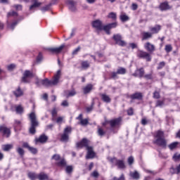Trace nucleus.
I'll list each match as a JSON object with an SVG mask.
<instances>
[{"mask_svg":"<svg viewBox=\"0 0 180 180\" xmlns=\"http://www.w3.org/2000/svg\"><path fill=\"white\" fill-rule=\"evenodd\" d=\"M153 144H156V146L162 147V148H167V139H165L164 136V131L158 130L156 132Z\"/></svg>","mask_w":180,"mask_h":180,"instance_id":"f257e3e1","label":"nucleus"},{"mask_svg":"<svg viewBox=\"0 0 180 180\" xmlns=\"http://www.w3.org/2000/svg\"><path fill=\"white\" fill-rule=\"evenodd\" d=\"M29 119L30 120V127L29 129V131L30 134H35L36 128L39 127V121L37 120V117L36 116V113L33 112L30 113Z\"/></svg>","mask_w":180,"mask_h":180,"instance_id":"f03ea898","label":"nucleus"},{"mask_svg":"<svg viewBox=\"0 0 180 180\" xmlns=\"http://www.w3.org/2000/svg\"><path fill=\"white\" fill-rule=\"evenodd\" d=\"M109 162L111 164L112 167H117L119 169H124L126 168V165L124 161L122 160H118L116 158H108Z\"/></svg>","mask_w":180,"mask_h":180,"instance_id":"7ed1b4c3","label":"nucleus"},{"mask_svg":"<svg viewBox=\"0 0 180 180\" xmlns=\"http://www.w3.org/2000/svg\"><path fill=\"white\" fill-rule=\"evenodd\" d=\"M72 131V129L71 128V127H67L66 128H65L63 134L61 135L60 141H63V143H68L70 139V134H71Z\"/></svg>","mask_w":180,"mask_h":180,"instance_id":"20e7f679","label":"nucleus"},{"mask_svg":"<svg viewBox=\"0 0 180 180\" xmlns=\"http://www.w3.org/2000/svg\"><path fill=\"white\" fill-rule=\"evenodd\" d=\"M41 84L44 86H46V88H49V86H54L57 85V80H53L52 79L51 80H49V79H44L41 80Z\"/></svg>","mask_w":180,"mask_h":180,"instance_id":"39448f33","label":"nucleus"},{"mask_svg":"<svg viewBox=\"0 0 180 180\" xmlns=\"http://www.w3.org/2000/svg\"><path fill=\"white\" fill-rule=\"evenodd\" d=\"M112 39L115 41V44H117L121 47H124V46H126V42L122 40V35H120V34H114Z\"/></svg>","mask_w":180,"mask_h":180,"instance_id":"423d86ee","label":"nucleus"},{"mask_svg":"<svg viewBox=\"0 0 180 180\" xmlns=\"http://www.w3.org/2000/svg\"><path fill=\"white\" fill-rule=\"evenodd\" d=\"M29 78H33V73L30 72V70H25L21 81L22 82H24V84H29V82H30Z\"/></svg>","mask_w":180,"mask_h":180,"instance_id":"0eeeda50","label":"nucleus"},{"mask_svg":"<svg viewBox=\"0 0 180 180\" xmlns=\"http://www.w3.org/2000/svg\"><path fill=\"white\" fill-rule=\"evenodd\" d=\"M137 57L146 60V61H151V56L148 52L144 51H139L137 52Z\"/></svg>","mask_w":180,"mask_h":180,"instance_id":"6e6552de","label":"nucleus"},{"mask_svg":"<svg viewBox=\"0 0 180 180\" xmlns=\"http://www.w3.org/2000/svg\"><path fill=\"white\" fill-rule=\"evenodd\" d=\"M117 26V23L112 22L106 25H103L102 30L105 32L106 34H110L111 29H115Z\"/></svg>","mask_w":180,"mask_h":180,"instance_id":"1a4fd4ad","label":"nucleus"},{"mask_svg":"<svg viewBox=\"0 0 180 180\" xmlns=\"http://www.w3.org/2000/svg\"><path fill=\"white\" fill-rule=\"evenodd\" d=\"M86 147V149L89 147V140L86 138H84L82 139V141L77 142L76 143V148H84Z\"/></svg>","mask_w":180,"mask_h":180,"instance_id":"9d476101","label":"nucleus"},{"mask_svg":"<svg viewBox=\"0 0 180 180\" xmlns=\"http://www.w3.org/2000/svg\"><path fill=\"white\" fill-rule=\"evenodd\" d=\"M0 133H3L4 137H9L11 136V129L6 127L5 125L0 126Z\"/></svg>","mask_w":180,"mask_h":180,"instance_id":"9b49d317","label":"nucleus"},{"mask_svg":"<svg viewBox=\"0 0 180 180\" xmlns=\"http://www.w3.org/2000/svg\"><path fill=\"white\" fill-rule=\"evenodd\" d=\"M144 49L146 50V51H148V53H150V54L155 51V46L150 42H146L144 44Z\"/></svg>","mask_w":180,"mask_h":180,"instance_id":"f8f14e48","label":"nucleus"},{"mask_svg":"<svg viewBox=\"0 0 180 180\" xmlns=\"http://www.w3.org/2000/svg\"><path fill=\"white\" fill-rule=\"evenodd\" d=\"M108 123H109L110 127H116V126H120V123H122V117L111 120L108 121Z\"/></svg>","mask_w":180,"mask_h":180,"instance_id":"ddd939ff","label":"nucleus"},{"mask_svg":"<svg viewBox=\"0 0 180 180\" xmlns=\"http://www.w3.org/2000/svg\"><path fill=\"white\" fill-rule=\"evenodd\" d=\"M87 154L86 155V160H91L95 158V152H94V148L92 146H89L86 148Z\"/></svg>","mask_w":180,"mask_h":180,"instance_id":"4468645a","label":"nucleus"},{"mask_svg":"<svg viewBox=\"0 0 180 180\" xmlns=\"http://www.w3.org/2000/svg\"><path fill=\"white\" fill-rule=\"evenodd\" d=\"M92 26L94 27V29H96V30H99L100 32L102 31L103 24L102 21L100 20H96L92 22Z\"/></svg>","mask_w":180,"mask_h":180,"instance_id":"2eb2a0df","label":"nucleus"},{"mask_svg":"<svg viewBox=\"0 0 180 180\" xmlns=\"http://www.w3.org/2000/svg\"><path fill=\"white\" fill-rule=\"evenodd\" d=\"M144 68H141L139 69H137L132 75L134 77H139V78H143V77H144Z\"/></svg>","mask_w":180,"mask_h":180,"instance_id":"dca6fc26","label":"nucleus"},{"mask_svg":"<svg viewBox=\"0 0 180 180\" xmlns=\"http://www.w3.org/2000/svg\"><path fill=\"white\" fill-rule=\"evenodd\" d=\"M68 6L72 12H75L77 11V8L75 7V2L72 0L67 1Z\"/></svg>","mask_w":180,"mask_h":180,"instance_id":"f3484780","label":"nucleus"},{"mask_svg":"<svg viewBox=\"0 0 180 180\" xmlns=\"http://www.w3.org/2000/svg\"><path fill=\"white\" fill-rule=\"evenodd\" d=\"M159 8H160V11H168V10L171 9L172 7H171V6H169V4H168V2L165 1V2L160 4Z\"/></svg>","mask_w":180,"mask_h":180,"instance_id":"a211bd4d","label":"nucleus"},{"mask_svg":"<svg viewBox=\"0 0 180 180\" xmlns=\"http://www.w3.org/2000/svg\"><path fill=\"white\" fill-rule=\"evenodd\" d=\"M131 99H137V101H141L143 99V94L140 92H136L130 96Z\"/></svg>","mask_w":180,"mask_h":180,"instance_id":"6ab92c4d","label":"nucleus"},{"mask_svg":"<svg viewBox=\"0 0 180 180\" xmlns=\"http://www.w3.org/2000/svg\"><path fill=\"white\" fill-rule=\"evenodd\" d=\"M64 47H65V46L64 44L61 45L59 47L57 48H49V51H51V53H61V51H63V49H64Z\"/></svg>","mask_w":180,"mask_h":180,"instance_id":"aec40b11","label":"nucleus"},{"mask_svg":"<svg viewBox=\"0 0 180 180\" xmlns=\"http://www.w3.org/2000/svg\"><path fill=\"white\" fill-rule=\"evenodd\" d=\"M129 176H131L132 179L139 180L140 179V173H139L137 170H134V172H131L129 173Z\"/></svg>","mask_w":180,"mask_h":180,"instance_id":"412c9836","label":"nucleus"},{"mask_svg":"<svg viewBox=\"0 0 180 180\" xmlns=\"http://www.w3.org/2000/svg\"><path fill=\"white\" fill-rule=\"evenodd\" d=\"M48 137L44 135V134H42L41 135L39 139H35V142L36 143H46V141H47L48 140Z\"/></svg>","mask_w":180,"mask_h":180,"instance_id":"4be33fe9","label":"nucleus"},{"mask_svg":"<svg viewBox=\"0 0 180 180\" xmlns=\"http://www.w3.org/2000/svg\"><path fill=\"white\" fill-rule=\"evenodd\" d=\"M153 37L152 32H143L142 33V40H148V39H151Z\"/></svg>","mask_w":180,"mask_h":180,"instance_id":"5701e85b","label":"nucleus"},{"mask_svg":"<svg viewBox=\"0 0 180 180\" xmlns=\"http://www.w3.org/2000/svg\"><path fill=\"white\" fill-rule=\"evenodd\" d=\"M101 97L102 101L103 102H105V103H110V101H112L110 99V97H109V96H108L105 94H101Z\"/></svg>","mask_w":180,"mask_h":180,"instance_id":"b1692460","label":"nucleus"},{"mask_svg":"<svg viewBox=\"0 0 180 180\" xmlns=\"http://www.w3.org/2000/svg\"><path fill=\"white\" fill-rule=\"evenodd\" d=\"M150 32H152V34H155L161 30V26L160 25H155V27H153L150 29Z\"/></svg>","mask_w":180,"mask_h":180,"instance_id":"393cba45","label":"nucleus"},{"mask_svg":"<svg viewBox=\"0 0 180 180\" xmlns=\"http://www.w3.org/2000/svg\"><path fill=\"white\" fill-rule=\"evenodd\" d=\"M7 23V27H9L11 30H14L15 27L18 25V21H14L13 23L9 24V20L6 21Z\"/></svg>","mask_w":180,"mask_h":180,"instance_id":"a878e982","label":"nucleus"},{"mask_svg":"<svg viewBox=\"0 0 180 180\" xmlns=\"http://www.w3.org/2000/svg\"><path fill=\"white\" fill-rule=\"evenodd\" d=\"M56 165L58 167L64 168V167H67V161H65V159H61L59 162L56 163Z\"/></svg>","mask_w":180,"mask_h":180,"instance_id":"bb28decb","label":"nucleus"},{"mask_svg":"<svg viewBox=\"0 0 180 180\" xmlns=\"http://www.w3.org/2000/svg\"><path fill=\"white\" fill-rule=\"evenodd\" d=\"M93 85L92 84H88L86 85L84 89V94H89L91 91H92V88H93Z\"/></svg>","mask_w":180,"mask_h":180,"instance_id":"cd10ccee","label":"nucleus"},{"mask_svg":"<svg viewBox=\"0 0 180 180\" xmlns=\"http://www.w3.org/2000/svg\"><path fill=\"white\" fill-rule=\"evenodd\" d=\"M39 180H49V176L44 172H41L38 174Z\"/></svg>","mask_w":180,"mask_h":180,"instance_id":"c85d7f7f","label":"nucleus"},{"mask_svg":"<svg viewBox=\"0 0 180 180\" xmlns=\"http://www.w3.org/2000/svg\"><path fill=\"white\" fill-rule=\"evenodd\" d=\"M38 175L39 174H36V173L34 172H29L27 174V176L28 178H30V179L31 180H36L38 179Z\"/></svg>","mask_w":180,"mask_h":180,"instance_id":"c756f323","label":"nucleus"},{"mask_svg":"<svg viewBox=\"0 0 180 180\" xmlns=\"http://www.w3.org/2000/svg\"><path fill=\"white\" fill-rule=\"evenodd\" d=\"M41 5V3L39 2L37 0H34V4L30 6V11H32V9H34V8H39Z\"/></svg>","mask_w":180,"mask_h":180,"instance_id":"7c9ffc66","label":"nucleus"},{"mask_svg":"<svg viewBox=\"0 0 180 180\" xmlns=\"http://www.w3.org/2000/svg\"><path fill=\"white\" fill-rule=\"evenodd\" d=\"M13 148V145L12 144H6L2 146V150L4 151H9V150H12Z\"/></svg>","mask_w":180,"mask_h":180,"instance_id":"2f4dec72","label":"nucleus"},{"mask_svg":"<svg viewBox=\"0 0 180 180\" xmlns=\"http://www.w3.org/2000/svg\"><path fill=\"white\" fill-rule=\"evenodd\" d=\"M13 94L16 96V98H19V96H22V95H23V91H22L20 87H18L17 90L13 91Z\"/></svg>","mask_w":180,"mask_h":180,"instance_id":"473e14b6","label":"nucleus"},{"mask_svg":"<svg viewBox=\"0 0 180 180\" xmlns=\"http://www.w3.org/2000/svg\"><path fill=\"white\" fill-rule=\"evenodd\" d=\"M60 75H61V70H58L56 75L54 76L53 80L56 81V84H58L60 81Z\"/></svg>","mask_w":180,"mask_h":180,"instance_id":"72a5a7b5","label":"nucleus"},{"mask_svg":"<svg viewBox=\"0 0 180 180\" xmlns=\"http://www.w3.org/2000/svg\"><path fill=\"white\" fill-rule=\"evenodd\" d=\"M65 172L66 174H72V172L74 171V167L72 165H68L65 166Z\"/></svg>","mask_w":180,"mask_h":180,"instance_id":"f704fd0d","label":"nucleus"},{"mask_svg":"<svg viewBox=\"0 0 180 180\" xmlns=\"http://www.w3.org/2000/svg\"><path fill=\"white\" fill-rule=\"evenodd\" d=\"M98 135L100 136V137H103L104 134H106V131L103 130L101 127H98V131H97Z\"/></svg>","mask_w":180,"mask_h":180,"instance_id":"c9c22d12","label":"nucleus"},{"mask_svg":"<svg viewBox=\"0 0 180 180\" xmlns=\"http://www.w3.org/2000/svg\"><path fill=\"white\" fill-rule=\"evenodd\" d=\"M117 74H119L120 75H124V74H126V68H119L117 70Z\"/></svg>","mask_w":180,"mask_h":180,"instance_id":"e433bc0d","label":"nucleus"},{"mask_svg":"<svg viewBox=\"0 0 180 180\" xmlns=\"http://www.w3.org/2000/svg\"><path fill=\"white\" fill-rule=\"evenodd\" d=\"M178 144H179V143L173 142V143H170L168 146V147H169V150H175V148H176V147H178Z\"/></svg>","mask_w":180,"mask_h":180,"instance_id":"4c0bfd02","label":"nucleus"},{"mask_svg":"<svg viewBox=\"0 0 180 180\" xmlns=\"http://www.w3.org/2000/svg\"><path fill=\"white\" fill-rule=\"evenodd\" d=\"M120 19L122 22H127L130 18L126 14H122L120 16Z\"/></svg>","mask_w":180,"mask_h":180,"instance_id":"58836bf2","label":"nucleus"},{"mask_svg":"<svg viewBox=\"0 0 180 180\" xmlns=\"http://www.w3.org/2000/svg\"><path fill=\"white\" fill-rule=\"evenodd\" d=\"M89 123V121L88 119H83L81 122H78V124H81V126H87V124Z\"/></svg>","mask_w":180,"mask_h":180,"instance_id":"ea45409f","label":"nucleus"},{"mask_svg":"<svg viewBox=\"0 0 180 180\" xmlns=\"http://www.w3.org/2000/svg\"><path fill=\"white\" fill-rule=\"evenodd\" d=\"M81 65H82V68H83L84 70L89 68V63L87 60L82 62Z\"/></svg>","mask_w":180,"mask_h":180,"instance_id":"a19ab883","label":"nucleus"},{"mask_svg":"<svg viewBox=\"0 0 180 180\" xmlns=\"http://www.w3.org/2000/svg\"><path fill=\"white\" fill-rule=\"evenodd\" d=\"M17 153L19 154L20 156L23 157L25 155V150L22 148H18L16 149Z\"/></svg>","mask_w":180,"mask_h":180,"instance_id":"79ce46f5","label":"nucleus"},{"mask_svg":"<svg viewBox=\"0 0 180 180\" xmlns=\"http://www.w3.org/2000/svg\"><path fill=\"white\" fill-rule=\"evenodd\" d=\"M75 95H77V91H75V90H71L67 94L66 98H70L71 96H75Z\"/></svg>","mask_w":180,"mask_h":180,"instance_id":"37998d69","label":"nucleus"},{"mask_svg":"<svg viewBox=\"0 0 180 180\" xmlns=\"http://www.w3.org/2000/svg\"><path fill=\"white\" fill-rule=\"evenodd\" d=\"M94 105H95V102L92 101L91 106L87 107L86 108V110L87 113H89L90 112H92V110H94Z\"/></svg>","mask_w":180,"mask_h":180,"instance_id":"c03bdc74","label":"nucleus"},{"mask_svg":"<svg viewBox=\"0 0 180 180\" xmlns=\"http://www.w3.org/2000/svg\"><path fill=\"white\" fill-rule=\"evenodd\" d=\"M117 75H119L117 72H111V75H110L111 79H117V78H119V77H117Z\"/></svg>","mask_w":180,"mask_h":180,"instance_id":"a18cd8bd","label":"nucleus"},{"mask_svg":"<svg viewBox=\"0 0 180 180\" xmlns=\"http://www.w3.org/2000/svg\"><path fill=\"white\" fill-rule=\"evenodd\" d=\"M165 50L167 53H171V51H172V46H171V44L166 45L165 48Z\"/></svg>","mask_w":180,"mask_h":180,"instance_id":"49530a36","label":"nucleus"},{"mask_svg":"<svg viewBox=\"0 0 180 180\" xmlns=\"http://www.w3.org/2000/svg\"><path fill=\"white\" fill-rule=\"evenodd\" d=\"M129 165H133L134 163V158L133 156H130L127 160Z\"/></svg>","mask_w":180,"mask_h":180,"instance_id":"de8ad7c7","label":"nucleus"},{"mask_svg":"<svg viewBox=\"0 0 180 180\" xmlns=\"http://www.w3.org/2000/svg\"><path fill=\"white\" fill-rule=\"evenodd\" d=\"M10 16H18V13L16 11H10L7 14V18H10Z\"/></svg>","mask_w":180,"mask_h":180,"instance_id":"09e8293b","label":"nucleus"},{"mask_svg":"<svg viewBox=\"0 0 180 180\" xmlns=\"http://www.w3.org/2000/svg\"><path fill=\"white\" fill-rule=\"evenodd\" d=\"M91 176H93V178H98L99 177V172L98 171L94 170L91 174Z\"/></svg>","mask_w":180,"mask_h":180,"instance_id":"8fccbe9b","label":"nucleus"},{"mask_svg":"<svg viewBox=\"0 0 180 180\" xmlns=\"http://www.w3.org/2000/svg\"><path fill=\"white\" fill-rule=\"evenodd\" d=\"M32 154H37V148L30 146L28 149Z\"/></svg>","mask_w":180,"mask_h":180,"instance_id":"3c124183","label":"nucleus"},{"mask_svg":"<svg viewBox=\"0 0 180 180\" xmlns=\"http://www.w3.org/2000/svg\"><path fill=\"white\" fill-rule=\"evenodd\" d=\"M15 68L16 65L15 64H11L7 66V69L8 70V71H13V70H15Z\"/></svg>","mask_w":180,"mask_h":180,"instance_id":"603ef678","label":"nucleus"},{"mask_svg":"<svg viewBox=\"0 0 180 180\" xmlns=\"http://www.w3.org/2000/svg\"><path fill=\"white\" fill-rule=\"evenodd\" d=\"M163 105H164V101H158L157 102H156V105H155V107L156 108H161L162 106H163Z\"/></svg>","mask_w":180,"mask_h":180,"instance_id":"864d4df0","label":"nucleus"},{"mask_svg":"<svg viewBox=\"0 0 180 180\" xmlns=\"http://www.w3.org/2000/svg\"><path fill=\"white\" fill-rule=\"evenodd\" d=\"M164 67H165V62L162 61L160 62L158 66V70H162V68H164Z\"/></svg>","mask_w":180,"mask_h":180,"instance_id":"5fc2aeb1","label":"nucleus"},{"mask_svg":"<svg viewBox=\"0 0 180 180\" xmlns=\"http://www.w3.org/2000/svg\"><path fill=\"white\" fill-rule=\"evenodd\" d=\"M15 110H16L17 113H22L23 108H22L20 105H18L16 107Z\"/></svg>","mask_w":180,"mask_h":180,"instance_id":"6e6d98bb","label":"nucleus"},{"mask_svg":"<svg viewBox=\"0 0 180 180\" xmlns=\"http://www.w3.org/2000/svg\"><path fill=\"white\" fill-rule=\"evenodd\" d=\"M60 158V155L58 154H55L52 156L51 160H55V161H58Z\"/></svg>","mask_w":180,"mask_h":180,"instance_id":"4d7b16f0","label":"nucleus"},{"mask_svg":"<svg viewBox=\"0 0 180 180\" xmlns=\"http://www.w3.org/2000/svg\"><path fill=\"white\" fill-rule=\"evenodd\" d=\"M112 180H125L124 174H121V176L119 178L114 176Z\"/></svg>","mask_w":180,"mask_h":180,"instance_id":"13d9d810","label":"nucleus"},{"mask_svg":"<svg viewBox=\"0 0 180 180\" xmlns=\"http://www.w3.org/2000/svg\"><path fill=\"white\" fill-rule=\"evenodd\" d=\"M79 50H81V46H78L77 49H75L72 51V54L73 56H75V55L78 54V52L79 51Z\"/></svg>","mask_w":180,"mask_h":180,"instance_id":"bf43d9fd","label":"nucleus"},{"mask_svg":"<svg viewBox=\"0 0 180 180\" xmlns=\"http://www.w3.org/2000/svg\"><path fill=\"white\" fill-rule=\"evenodd\" d=\"M173 160H174V161H178V160H180V154L175 153L173 155Z\"/></svg>","mask_w":180,"mask_h":180,"instance_id":"052dcab7","label":"nucleus"},{"mask_svg":"<svg viewBox=\"0 0 180 180\" xmlns=\"http://www.w3.org/2000/svg\"><path fill=\"white\" fill-rule=\"evenodd\" d=\"M108 18H110V19H116V13H110L108 15Z\"/></svg>","mask_w":180,"mask_h":180,"instance_id":"680f3d73","label":"nucleus"},{"mask_svg":"<svg viewBox=\"0 0 180 180\" xmlns=\"http://www.w3.org/2000/svg\"><path fill=\"white\" fill-rule=\"evenodd\" d=\"M153 98L155 99H160V93L158 91H155L153 93Z\"/></svg>","mask_w":180,"mask_h":180,"instance_id":"e2e57ef3","label":"nucleus"},{"mask_svg":"<svg viewBox=\"0 0 180 180\" xmlns=\"http://www.w3.org/2000/svg\"><path fill=\"white\" fill-rule=\"evenodd\" d=\"M41 60H43V55L41 54V53H39L37 58V61L38 63H40V61H41Z\"/></svg>","mask_w":180,"mask_h":180,"instance_id":"0e129e2a","label":"nucleus"},{"mask_svg":"<svg viewBox=\"0 0 180 180\" xmlns=\"http://www.w3.org/2000/svg\"><path fill=\"white\" fill-rule=\"evenodd\" d=\"M143 77L146 79H153V75L151 73L145 75H143Z\"/></svg>","mask_w":180,"mask_h":180,"instance_id":"69168bd1","label":"nucleus"},{"mask_svg":"<svg viewBox=\"0 0 180 180\" xmlns=\"http://www.w3.org/2000/svg\"><path fill=\"white\" fill-rule=\"evenodd\" d=\"M51 115L53 116V117H54V116L57 115V108H53V110H51Z\"/></svg>","mask_w":180,"mask_h":180,"instance_id":"338daca9","label":"nucleus"},{"mask_svg":"<svg viewBox=\"0 0 180 180\" xmlns=\"http://www.w3.org/2000/svg\"><path fill=\"white\" fill-rule=\"evenodd\" d=\"M170 173L172 174V175H174V174H176V169H175L174 167H171L170 168Z\"/></svg>","mask_w":180,"mask_h":180,"instance_id":"774afa93","label":"nucleus"}]
</instances>
